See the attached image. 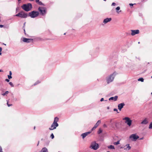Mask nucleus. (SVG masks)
I'll return each mask as SVG.
<instances>
[{"mask_svg":"<svg viewBox=\"0 0 152 152\" xmlns=\"http://www.w3.org/2000/svg\"><path fill=\"white\" fill-rule=\"evenodd\" d=\"M107 109H108V110L109 109H110V107H107Z\"/></svg>","mask_w":152,"mask_h":152,"instance_id":"49530a36","label":"nucleus"},{"mask_svg":"<svg viewBox=\"0 0 152 152\" xmlns=\"http://www.w3.org/2000/svg\"><path fill=\"white\" fill-rule=\"evenodd\" d=\"M32 40L31 39L23 38H22V41L24 42L29 43Z\"/></svg>","mask_w":152,"mask_h":152,"instance_id":"ddd939ff","label":"nucleus"},{"mask_svg":"<svg viewBox=\"0 0 152 152\" xmlns=\"http://www.w3.org/2000/svg\"><path fill=\"white\" fill-rule=\"evenodd\" d=\"M2 50V49L1 47H0V51H1Z\"/></svg>","mask_w":152,"mask_h":152,"instance_id":"c03bdc74","label":"nucleus"},{"mask_svg":"<svg viewBox=\"0 0 152 152\" xmlns=\"http://www.w3.org/2000/svg\"><path fill=\"white\" fill-rule=\"evenodd\" d=\"M3 71L2 70H0V72H3Z\"/></svg>","mask_w":152,"mask_h":152,"instance_id":"8fccbe9b","label":"nucleus"},{"mask_svg":"<svg viewBox=\"0 0 152 152\" xmlns=\"http://www.w3.org/2000/svg\"><path fill=\"white\" fill-rule=\"evenodd\" d=\"M151 78H152V76L151 77Z\"/></svg>","mask_w":152,"mask_h":152,"instance_id":"bf43d9fd","label":"nucleus"},{"mask_svg":"<svg viewBox=\"0 0 152 152\" xmlns=\"http://www.w3.org/2000/svg\"><path fill=\"white\" fill-rule=\"evenodd\" d=\"M65 34H66V33H64V35H65Z\"/></svg>","mask_w":152,"mask_h":152,"instance_id":"5fc2aeb1","label":"nucleus"},{"mask_svg":"<svg viewBox=\"0 0 152 152\" xmlns=\"http://www.w3.org/2000/svg\"><path fill=\"white\" fill-rule=\"evenodd\" d=\"M104 100V99L103 98H102L100 99V101L102 102Z\"/></svg>","mask_w":152,"mask_h":152,"instance_id":"ea45409f","label":"nucleus"},{"mask_svg":"<svg viewBox=\"0 0 152 152\" xmlns=\"http://www.w3.org/2000/svg\"><path fill=\"white\" fill-rule=\"evenodd\" d=\"M91 133V132H86L85 133L82 134L81 135V136L84 139L87 135H88V134H90Z\"/></svg>","mask_w":152,"mask_h":152,"instance_id":"4468645a","label":"nucleus"},{"mask_svg":"<svg viewBox=\"0 0 152 152\" xmlns=\"http://www.w3.org/2000/svg\"><path fill=\"white\" fill-rule=\"evenodd\" d=\"M120 144V141L119 140L118 141L116 142H114L113 144L114 145H118Z\"/></svg>","mask_w":152,"mask_h":152,"instance_id":"412c9836","label":"nucleus"},{"mask_svg":"<svg viewBox=\"0 0 152 152\" xmlns=\"http://www.w3.org/2000/svg\"><path fill=\"white\" fill-rule=\"evenodd\" d=\"M103 0L105 1H106V0Z\"/></svg>","mask_w":152,"mask_h":152,"instance_id":"6e6d98bb","label":"nucleus"},{"mask_svg":"<svg viewBox=\"0 0 152 152\" xmlns=\"http://www.w3.org/2000/svg\"><path fill=\"white\" fill-rule=\"evenodd\" d=\"M12 75V72H11V71H10L9 72V75L11 76Z\"/></svg>","mask_w":152,"mask_h":152,"instance_id":"4c0bfd02","label":"nucleus"},{"mask_svg":"<svg viewBox=\"0 0 152 152\" xmlns=\"http://www.w3.org/2000/svg\"><path fill=\"white\" fill-rule=\"evenodd\" d=\"M120 9V8L119 6L117 7L116 8H115V9L116 10V12L117 13H119L120 12H121V10L119 11Z\"/></svg>","mask_w":152,"mask_h":152,"instance_id":"6ab92c4d","label":"nucleus"},{"mask_svg":"<svg viewBox=\"0 0 152 152\" xmlns=\"http://www.w3.org/2000/svg\"><path fill=\"white\" fill-rule=\"evenodd\" d=\"M126 146L127 147V148L126 149L128 148V150H129L131 149V147L130 146L129 144H127L126 145Z\"/></svg>","mask_w":152,"mask_h":152,"instance_id":"5701e85b","label":"nucleus"},{"mask_svg":"<svg viewBox=\"0 0 152 152\" xmlns=\"http://www.w3.org/2000/svg\"><path fill=\"white\" fill-rule=\"evenodd\" d=\"M123 120H125V123L127 124L129 126H130L132 124V120L128 117H126L123 119Z\"/></svg>","mask_w":152,"mask_h":152,"instance_id":"0eeeda50","label":"nucleus"},{"mask_svg":"<svg viewBox=\"0 0 152 152\" xmlns=\"http://www.w3.org/2000/svg\"><path fill=\"white\" fill-rule=\"evenodd\" d=\"M102 132V129L100 128L99 129L98 131V134H100Z\"/></svg>","mask_w":152,"mask_h":152,"instance_id":"b1692460","label":"nucleus"},{"mask_svg":"<svg viewBox=\"0 0 152 152\" xmlns=\"http://www.w3.org/2000/svg\"><path fill=\"white\" fill-rule=\"evenodd\" d=\"M35 126H34V129H35Z\"/></svg>","mask_w":152,"mask_h":152,"instance_id":"603ef678","label":"nucleus"},{"mask_svg":"<svg viewBox=\"0 0 152 152\" xmlns=\"http://www.w3.org/2000/svg\"><path fill=\"white\" fill-rule=\"evenodd\" d=\"M140 42H138V44H140Z\"/></svg>","mask_w":152,"mask_h":152,"instance_id":"864d4df0","label":"nucleus"},{"mask_svg":"<svg viewBox=\"0 0 152 152\" xmlns=\"http://www.w3.org/2000/svg\"><path fill=\"white\" fill-rule=\"evenodd\" d=\"M21 7L25 11L28 12L31 10L32 8V5L31 4L28 3L23 4Z\"/></svg>","mask_w":152,"mask_h":152,"instance_id":"f03ea898","label":"nucleus"},{"mask_svg":"<svg viewBox=\"0 0 152 152\" xmlns=\"http://www.w3.org/2000/svg\"><path fill=\"white\" fill-rule=\"evenodd\" d=\"M7 104L8 107H10L12 105V104H8V102H7Z\"/></svg>","mask_w":152,"mask_h":152,"instance_id":"f704fd0d","label":"nucleus"},{"mask_svg":"<svg viewBox=\"0 0 152 152\" xmlns=\"http://www.w3.org/2000/svg\"><path fill=\"white\" fill-rule=\"evenodd\" d=\"M118 97L117 96H115L114 97H112L110 98L109 100L110 101L111 100H114V101H116L118 99Z\"/></svg>","mask_w":152,"mask_h":152,"instance_id":"dca6fc26","label":"nucleus"},{"mask_svg":"<svg viewBox=\"0 0 152 152\" xmlns=\"http://www.w3.org/2000/svg\"><path fill=\"white\" fill-rule=\"evenodd\" d=\"M5 81L8 82L10 81L9 80L7 79H5Z\"/></svg>","mask_w":152,"mask_h":152,"instance_id":"58836bf2","label":"nucleus"},{"mask_svg":"<svg viewBox=\"0 0 152 152\" xmlns=\"http://www.w3.org/2000/svg\"><path fill=\"white\" fill-rule=\"evenodd\" d=\"M116 74H117L116 72H114L110 75L107 77L106 80L107 83H109L113 80L114 79Z\"/></svg>","mask_w":152,"mask_h":152,"instance_id":"7ed1b4c3","label":"nucleus"},{"mask_svg":"<svg viewBox=\"0 0 152 152\" xmlns=\"http://www.w3.org/2000/svg\"><path fill=\"white\" fill-rule=\"evenodd\" d=\"M131 35L132 36H134L136 34H138L140 32L139 30L138 29L135 30H131Z\"/></svg>","mask_w":152,"mask_h":152,"instance_id":"9d476101","label":"nucleus"},{"mask_svg":"<svg viewBox=\"0 0 152 152\" xmlns=\"http://www.w3.org/2000/svg\"><path fill=\"white\" fill-rule=\"evenodd\" d=\"M108 148L109 149H115V147L113 145H110L108 146Z\"/></svg>","mask_w":152,"mask_h":152,"instance_id":"aec40b11","label":"nucleus"},{"mask_svg":"<svg viewBox=\"0 0 152 152\" xmlns=\"http://www.w3.org/2000/svg\"><path fill=\"white\" fill-rule=\"evenodd\" d=\"M149 123L148 119L145 118L141 122V124H142L146 125Z\"/></svg>","mask_w":152,"mask_h":152,"instance_id":"9b49d317","label":"nucleus"},{"mask_svg":"<svg viewBox=\"0 0 152 152\" xmlns=\"http://www.w3.org/2000/svg\"><path fill=\"white\" fill-rule=\"evenodd\" d=\"M39 83H40V82L39 81H37L36 83H35L34 84V86L36 85L37 84H38Z\"/></svg>","mask_w":152,"mask_h":152,"instance_id":"cd10ccee","label":"nucleus"},{"mask_svg":"<svg viewBox=\"0 0 152 152\" xmlns=\"http://www.w3.org/2000/svg\"><path fill=\"white\" fill-rule=\"evenodd\" d=\"M15 16L20 17L21 18H26L28 17V15L27 13H25L24 12L22 11L16 14Z\"/></svg>","mask_w":152,"mask_h":152,"instance_id":"39448f33","label":"nucleus"},{"mask_svg":"<svg viewBox=\"0 0 152 152\" xmlns=\"http://www.w3.org/2000/svg\"><path fill=\"white\" fill-rule=\"evenodd\" d=\"M90 148L94 150H96L99 148V145L96 142H94L91 143Z\"/></svg>","mask_w":152,"mask_h":152,"instance_id":"423d86ee","label":"nucleus"},{"mask_svg":"<svg viewBox=\"0 0 152 152\" xmlns=\"http://www.w3.org/2000/svg\"><path fill=\"white\" fill-rule=\"evenodd\" d=\"M116 5V4L115 3H114V2H113L112 4H111V6H115Z\"/></svg>","mask_w":152,"mask_h":152,"instance_id":"c756f323","label":"nucleus"},{"mask_svg":"<svg viewBox=\"0 0 152 152\" xmlns=\"http://www.w3.org/2000/svg\"><path fill=\"white\" fill-rule=\"evenodd\" d=\"M1 51H0V55H1Z\"/></svg>","mask_w":152,"mask_h":152,"instance_id":"de8ad7c7","label":"nucleus"},{"mask_svg":"<svg viewBox=\"0 0 152 152\" xmlns=\"http://www.w3.org/2000/svg\"><path fill=\"white\" fill-rule=\"evenodd\" d=\"M24 31L25 33V28H24Z\"/></svg>","mask_w":152,"mask_h":152,"instance_id":"09e8293b","label":"nucleus"},{"mask_svg":"<svg viewBox=\"0 0 152 152\" xmlns=\"http://www.w3.org/2000/svg\"><path fill=\"white\" fill-rule=\"evenodd\" d=\"M8 77L9 79H10L12 78V77L11 75H8Z\"/></svg>","mask_w":152,"mask_h":152,"instance_id":"473e14b6","label":"nucleus"},{"mask_svg":"<svg viewBox=\"0 0 152 152\" xmlns=\"http://www.w3.org/2000/svg\"><path fill=\"white\" fill-rule=\"evenodd\" d=\"M113 110H114V111L118 113H119V112H118V110H117V109L116 108L114 109Z\"/></svg>","mask_w":152,"mask_h":152,"instance_id":"7c9ffc66","label":"nucleus"},{"mask_svg":"<svg viewBox=\"0 0 152 152\" xmlns=\"http://www.w3.org/2000/svg\"><path fill=\"white\" fill-rule=\"evenodd\" d=\"M149 128L152 129V122L150 123L149 126Z\"/></svg>","mask_w":152,"mask_h":152,"instance_id":"393cba45","label":"nucleus"},{"mask_svg":"<svg viewBox=\"0 0 152 152\" xmlns=\"http://www.w3.org/2000/svg\"><path fill=\"white\" fill-rule=\"evenodd\" d=\"M151 94L152 95V92L151 93Z\"/></svg>","mask_w":152,"mask_h":152,"instance_id":"4d7b16f0","label":"nucleus"},{"mask_svg":"<svg viewBox=\"0 0 152 152\" xmlns=\"http://www.w3.org/2000/svg\"><path fill=\"white\" fill-rule=\"evenodd\" d=\"M36 1L37 3H38L39 1V0H36Z\"/></svg>","mask_w":152,"mask_h":152,"instance_id":"79ce46f5","label":"nucleus"},{"mask_svg":"<svg viewBox=\"0 0 152 152\" xmlns=\"http://www.w3.org/2000/svg\"><path fill=\"white\" fill-rule=\"evenodd\" d=\"M9 84L12 87H13L14 86L13 84V83H12V82H10L9 83Z\"/></svg>","mask_w":152,"mask_h":152,"instance_id":"c85d7f7f","label":"nucleus"},{"mask_svg":"<svg viewBox=\"0 0 152 152\" xmlns=\"http://www.w3.org/2000/svg\"><path fill=\"white\" fill-rule=\"evenodd\" d=\"M0 152H3L2 148L1 146H0Z\"/></svg>","mask_w":152,"mask_h":152,"instance_id":"c9c22d12","label":"nucleus"},{"mask_svg":"<svg viewBox=\"0 0 152 152\" xmlns=\"http://www.w3.org/2000/svg\"><path fill=\"white\" fill-rule=\"evenodd\" d=\"M125 105V104L124 103H122L119 104L118 105V110L121 111V109Z\"/></svg>","mask_w":152,"mask_h":152,"instance_id":"f8f14e48","label":"nucleus"},{"mask_svg":"<svg viewBox=\"0 0 152 152\" xmlns=\"http://www.w3.org/2000/svg\"><path fill=\"white\" fill-rule=\"evenodd\" d=\"M39 15V12L36 11H33L29 13L28 16L32 18H34L37 17Z\"/></svg>","mask_w":152,"mask_h":152,"instance_id":"20e7f679","label":"nucleus"},{"mask_svg":"<svg viewBox=\"0 0 152 152\" xmlns=\"http://www.w3.org/2000/svg\"><path fill=\"white\" fill-rule=\"evenodd\" d=\"M38 3L40 5H43L41 1H39Z\"/></svg>","mask_w":152,"mask_h":152,"instance_id":"2f4dec72","label":"nucleus"},{"mask_svg":"<svg viewBox=\"0 0 152 152\" xmlns=\"http://www.w3.org/2000/svg\"><path fill=\"white\" fill-rule=\"evenodd\" d=\"M101 121L100 120H99L97 121V123L94 125V126L96 128L99 125V124L101 123Z\"/></svg>","mask_w":152,"mask_h":152,"instance_id":"f3484780","label":"nucleus"},{"mask_svg":"<svg viewBox=\"0 0 152 152\" xmlns=\"http://www.w3.org/2000/svg\"><path fill=\"white\" fill-rule=\"evenodd\" d=\"M9 92L8 91H6L2 95L3 96H5L6 94H7Z\"/></svg>","mask_w":152,"mask_h":152,"instance_id":"a878e982","label":"nucleus"},{"mask_svg":"<svg viewBox=\"0 0 152 152\" xmlns=\"http://www.w3.org/2000/svg\"><path fill=\"white\" fill-rule=\"evenodd\" d=\"M58 152H60L59 151H58Z\"/></svg>","mask_w":152,"mask_h":152,"instance_id":"052dcab7","label":"nucleus"},{"mask_svg":"<svg viewBox=\"0 0 152 152\" xmlns=\"http://www.w3.org/2000/svg\"><path fill=\"white\" fill-rule=\"evenodd\" d=\"M112 19L111 18H107L104 20L103 23H104V24H105L107 23L110 21Z\"/></svg>","mask_w":152,"mask_h":152,"instance_id":"2eb2a0df","label":"nucleus"},{"mask_svg":"<svg viewBox=\"0 0 152 152\" xmlns=\"http://www.w3.org/2000/svg\"><path fill=\"white\" fill-rule=\"evenodd\" d=\"M58 121V117H56L54 118L53 122L51 125V127L49 128L50 130H52L55 129L58 126L57 123Z\"/></svg>","mask_w":152,"mask_h":152,"instance_id":"f257e3e1","label":"nucleus"},{"mask_svg":"<svg viewBox=\"0 0 152 152\" xmlns=\"http://www.w3.org/2000/svg\"><path fill=\"white\" fill-rule=\"evenodd\" d=\"M50 137L52 139H53L54 138V135L53 134V133H52L51 134V135H50Z\"/></svg>","mask_w":152,"mask_h":152,"instance_id":"bb28decb","label":"nucleus"},{"mask_svg":"<svg viewBox=\"0 0 152 152\" xmlns=\"http://www.w3.org/2000/svg\"><path fill=\"white\" fill-rule=\"evenodd\" d=\"M38 144H39V143L38 144H37V145H38Z\"/></svg>","mask_w":152,"mask_h":152,"instance_id":"13d9d810","label":"nucleus"},{"mask_svg":"<svg viewBox=\"0 0 152 152\" xmlns=\"http://www.w3.org/2000/svg\"><path fill=\"white\" fill-rule=\"evenodd\" d=\"M25 23H24V25H23L24 26H23V28H24V27H25Z\"/></svg>","mask_w":152,"mask_h":152,"instance_id":"a18cd8bd","label":"nucleus"},{"mask_svg":"<svg viewBox=\"0 0 152 152\" xmlns=\"http://www.w3.org/2000/svg\"><path fill=\"white\" fill-rule=\"evenodd\" d=\"M41 152H48V150L45 147L43 148L42 149Z\"/></svg>","mask_w":152,"mask_h":152,"instance_id":"a211bd4d","label":"nucleus"},{"mask_svg":"<svg viewBox=\"0 0 152 152\" xmlns=\"http://www.w3.org/2000/svg\"><path fill=\"white\" fill-rule=\"evenodd\" d=\"M96 128L94 126V127L91 129V131H93Z\"/></svg>","mask_w":152,"mask_h":152,"instance_id":"e433bc0d","label":"nucleus"},{"mask_svg":"<svg viewBox=\"0 0 152 152\" xmlns=\"http://www.w3.org/2000/svg\"><path fill=\"white\" fill-rule=\"evenodd\" d=\"M21 0H18V1L19 2Z\"/></svg>","mask_w":152,"mask_h":152,"instance_id":"3c124183","label":"nucleus"},{"mask_svg":"<svg viewBox=\"0 0 152 152\" xmlns=\"http://www.w3.org/2000/svg\"><path fill=\"white\" fill-rule=\"evenodd\" d=\"M132 4V3H130L129 4V5L131 7H132L133 5L134 4Z\"/></svg>","mask_w":152,"mask_h":152,"instance_id":"72a5a7b5","label":"nucleus"},{"mask_svg":"<svg viewBox=\"0 0 152 152\" xmlns=\"http://www.w3.org/2000/svg\"><path fill=\"white\" fill-rule=\"evenodd\" d=\"M4 26L3 25H0V27L1 28H2Z\"/></svg>","mask_w":152,"mask_h":152,"instance_id":"a19ab883","label":"nucleus"},{"mask_svg":"<svg viewBox=\"0 0 152 152\" xmlns=\"http://www.w3.org/2000/svg\"><path fill=\"white\" fill-rule=\"evenodd\" d=\"M138 80L139 81H141L142 82H143L144 81V79L142 78H140Z\"/></svg>","mask_w":152,"mask_h":152,"instance_id":"4be33fe9","label":"nucleus"},{"mask_svg":"<svg viewBox=\"0 0 152 152\" xmlns=\"http://www.w3.org/2000/svg\"><path fill=\"white\" fill-rule=\"evenodd\" d=\"M103 126L104 127H107V126L106 124H104V125H103Z\"/></svg>","mask_w":152,"mask_h":152,"instance_id":"37998d69","label":"nucleus"},{"mask_svg":"<svg viewBox=\"0 0 152 152\" xmlns=\"http://www.w3.org/2000/svg\"><path fill=\"white\" fill-rule=\"evenodd\" d=\"M38 10L40 12L42 15H44L46 13V11L45 8L43 7H39Z\"/></svg>","mask_w":152,"mask_h":152,"instance_id":"6e6552de","label":"nucleus"},{"mask_svg":"<svg viewBox=\"0 0 152 152\" xmlns=\"http://www.w3.org/2000/svg\"><path fill=\"white\" fill-rule=\"evenodd\" d=\"M139 137L138 136L136 135V134H132L129 137V138L132 139V140L135 141L136 140L138 139Z\"/></svg>","mask_w":152,"mask_h":152,"instance_id":"1a4fd4ad","label":"nucleus"}]
</instances>
